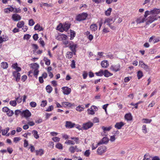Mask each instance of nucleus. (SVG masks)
<instances>
[{"label":"nucleus","mask_w":160,"mask_h":160,"mask_svg":"<svg viewBox=\"0 0 160 160\" xmlns=\"http://www.w3.org/2000/svg\"><path fill=\"white\" fill-rule=\"evenodd\" d=\"M159 14H160V9L156 8H154L153 10L150 11H145L144 15L145 18H146L148 15H151L148 18V21L146 22V24H149L155 20H157L158 18H160V16H158Z\"/></svg>","instance_id":"f257e3e1"},{"label":"nucleus","mask_w":160,"mask_h":160,"mask_svg":"<svg viewBox=\"0 0 160 160\" xmlns=\"http://www.w3.org/2000/svg\"><path fill=\"white\" fill-rule=\"evenodd\" d=\"M70 139L74 141L68 140L65 142V144L68 145H74L75 143L78 144L79 143V138L78 137H71Z\"/></svg>","instance_id":"f03ea898"},{"label":"nucleus","mask_w":160,"mask_h":160,"mask_svg":"<svg viewBox=\"0 0 160 160\" xmlns=\"http://www.w3.org/2000/svg\"><path fill=\"white\" fill-rule=\"evenodd\" d=\"M87 16L88 14L87 13H82L77 16L76 20L79 21L84 20L86 19Z\"/></svg>","instance_id":"7ed1b4c3"},{"label":"nucleus","mask_w":160,"mask_h":160,"mask_svg":"<svg viewBox=\"0 0 160 160\" xmlns=\"http://www.w3.org/2000/svg\"><path fill=\"white\" fill-rule=\"evenodd\" d=\"M2 111L4 112H6L7 115L9 117H11L14 114V112L7 107H4L2 108Z\"/></svg>","instance_id":"20e7f679"},{"label":"nucleus","mask_w":160,"mask_h":160,"mask_svg":"<svg viewBox=\"0 0 160 160\" xmlns=\"http://www.w3.org/2000/svg\"><path fill=\"white\" fill-rule=\"evenodd\" d=\"M98 110L97 107L95 106H92L90 108H88L87 112L89 114L93 115L95 114V112Z\"/></svg>","instance_id":"39448f33"},{"label":"nucleus","mask_w":160,"mask_h":160,"mask_svg":"<svg viewBox=\"0 0 160 160\" xmlns=\"http://www.w3.org/2000/svg\"><path fill=\"white\" fill-rule=\"evenodd\" d=\"M106 148L105 146H102L98 148L97 152L99 155H101L106 152Z\"/></svg>","instance_id":"423d86ee"},{"label":"nucleus","mask_w":160,"mask_h":160,"mask_svg":"<svg viewBox=\"0 0 160 160\" xmlns=\"http://www.w3.org/2000/svg\"><path fill=\"white\" fill-rule=\"evenodd\" d=\"M76 126V124L71 121H66L65 122V127L67 128H72Z\"/></svg>","instance_id":"0eeeda50"},{"label":"nucleus","mask_w":160,"mask_h":160,"mask_svg":"<svg viewBox=\"0 0 160 160\" xmlns=\"http://www.w3.org/2000/svg\"><path fill=\"white\" fill-rule=\"evenodd\" d=\"M93 125V123L89 122L83 124L82 128L84 130H87L90 128Z\"/></svg>","instance_id":"6e6552de"},{"label":"nucleus","mask_w":160,"mask_h":160,"mask_svg":"<svg viewBox=\"0 0 160 160\" xmlns=\"http://www.w3.org/2000/svg\"><path fill=\"white\" fill-rule=\"evenodd\" d=\"M139 66L140 67L142 68L147 71L149 69V67L148 65L146 64L142 61H139Z\"/></svg>","instance_id":"1a4fd4ad"},{"label":"nucleus","mask_w":160,"mask_h":160,"mask_svg":"<svg viewBox=\"0 0 160 160\" xmlns=\"http://www.w3.org/2000/svg\"><path fill=\"white\" fill-rule=\"evenodd\" d=\"M31 114L30 112L28 109L23 110L22 112V115L26 118H28L30 117Z\"/></svg>","instance_id":"9d476101"},{"label":"nucleus","mask_w":160,"mask_h":160,"mask_svg":"<svg viewBox=\"0 0 160 160\" xmlns=\"http://www.w3.org/2000/svg\"><path fill=\"white\" fill-rule=\"evenodd\" d=\"M120 65L117 64L114 65H112L110 68V69L115 72H117L120 70Z\"/></svg>","instance_id":"9b49d317"},{"label":"nucleus","mask_w":160,"mask_h":160,"mask_svg":"<svg viewBox=\"0 0 160 160\" xmlns=\"http://www.w3.org/2000/svg\"><path fill=\"white\" fill-rule=\"evenodd\" d=\"M62 89L63 90V93L64 94L68 95L71 92V88L68 87H63L62 88Z\"/></svg>","instance_id":"f8f14e48"},{"label":"nucleus","mask_w":160,"mask_h":160,"mask_svg":"<svg viewBox=\"0 0 160 160\" xmlns=\"http://www.w3.org/2000/svg\"><path fill=\"white\" fill-rule=\"evenodd\" d=\"M12 18L14 21H17L20 20L21 18L19 15L15 14L12 15Z\"/></svg>","instance_id":"ddd939ff"},{"label":"nucleus","mask_w":160,"mask_h":160,"mask_svg":"<svg viewBox=\"0 0 160 160\" xmlns=\"http://www.w3.org/2000/svg\"><path fill=\"white\" fill-rule=\"evenodd\" d=\"M125 124L122 122H117L115 125V128L118 129H120Z\"/></svg>","instance_id":"4468645a"},{"label":"nucleus","mask_w":160,"mask_h":160,"mask_svg":"<svg viewBox=\"0 0 160 160\" xmlns=\"http://www.w3.org/2000/svg\"><path fill=\"white\" fill-rule=\"evenodd\" d=\"M145 18H145L144 16L143 17H141L137 18L136 20L137 24H140L143 22L145 21Z\"/></svg>","instance_id":"2eb2a0df"},{"label":"nucleus","mask_w":160,"mask_h":160,"mask_svg":"<svg viewBox=\"0 0 160 160\" xmlns=\"http://www.w3.org/2000/svg\"><path fill=\"white\" fill-rule=\"evenodd\" d=\"M77 44H75L72 45H70L69 48L71 49L74 55L76 54V48H77Z\"/></svg>","instance_id":"dca6fc26"},{"label":"nucleus","mask_w":160,"mask_h":160,"mask_svg":"<svg viewBox=\"0 0 160 160\" xmlns=\"http://www.w3.org/2000/svg\"><path fill=\"white\" fill-rule=\"evenodd\" d=\"M13 76L16 78L17 81H18L20 78V74L17 72H13Z\"/></svg>","instance_id":"f3484780"},{"label":"nucleus","mask_w":160,"mask_h":160,"mask_svg":"<svg viewBox=\"0 0 160 160\" xmlns=\"http://www.w3.org/2000/svg\"><path fill=\"white\" fill-rule=\"evenodd\" d=\"M114 21L115 20L113 21L112 18H108L105 20L104 22V23L105 24L106 23H107L108 25L113 23L114 22Z\"/></svg>","instance_id":"a211bd4d"},{"label":"nucleus","mask_w":160,"mask_h":160,"mask_svg":"<svg viewBox=\"0 0 160 160\" xmlns=\"http://www.w3.org/2000/svg\"><path fill=\"white\" fill-rule=\"evenodd\" d=\"M103 75L106 77H108L109 76L112 75L113 74L109 72L107 70H105L103 72Z\"/></svg>","instance_id":"6ab92c4d"},{"label":"nucleus","mask_w":160,"mask_h":160,"mask_svg":"<svg viewBox=\"0 0 160 160\" xmlns=\"http://www.w3.org/2000/svg\"><path fill=\"white\" fill-rule=\"evenodd\" d=\"M35 152L36 153V155L37 156L39 155L40 156H41L44 154V151L42 149L36 150Z\"/></svg>","instance_id":"aec40b11"},{"label":"nucleus","mask_w":160,"mask_h":160,"mask_svg":"<svg viewBox=\"0 0 160 160\" xmlns=\"http://www.w3.org/2000/svg\"><path fill=\"white\" fill-rule=\"evenodd\" d=\"M101 65L102 68H107L108 66L107 61L104 60L102 61L101 62Z\"/></svg>","instance_id":"412c9836"},{"label":"nucleus","mask_w":160,"mask_h":160,"mask_svg":"<svg viewBox=\"0 0 160 160\" xmlns=\"http://www.w3.org/2000/svg\"><path fill=\"white\" fill-rule=\"evenodd\" d=\"M108 139L107 137H104L102 139L101 141L99 142L101 143V144H106L108 142Z\"/></svg>","instance_id":"4be33fe9"},{"label":"nucleus","mask_w":160,"mask_h":160,"mask_svg":"<svg viewBox=\"0 0 160 160\" xmlns=\"http://www.w3.org/2000/svg\"><path fill=\"white\" fill-rule=\"evenodd\" d=\"M32 133L35 138L36 139H38L39 137L38 134V132L36 130H33L32 131Z\"/></svg>","instance_id":"5701e85b"},{"label":"nucleus","mask_w":160,"mask_h":160,"mask_svg":"<svg viewBox=\"0 0 160 160\" xmlns=\"http://www.w3.org/2000/svg\"><path fill=\"white\" fill-rule=\"evenodd\" d=\"M62 105L63 107L67 108L71 107L72 106V104L68 102H63L62 103Z\"/></svg>","instance_id":"b1692460"},{"label":"nucleus","mask_w":160,"mask_h":160,"mask_svg":"<svg viewBox=\"0 0 160 160\" xmlns=\"http://www.w3.org/2000/svg\"><path fill=\"white\" fill-rule=\"evenodd\" d=\"M70 25L68 23H65L63 25V31H67L70 28Z\"/></svg>","instance_id":"393cba45"},{"label":"nucleus","mask_w":160,"mask_h":160,"mask_svg":"<svg viewBox=\"0 0 160 160\" xmlns=\"http://www.w3.org/2000/svg\"><path fill=\"white\" fill-rule=\"evenodd\" d=\"M112 128V127L111 126H109V127H105L104 126H102V128L104 132H105L106 131H109Z\"/></svg>","instance_id":"a878e982"},{"label":"nucleus","mask_w":160,"mask_h":160,"mask_svg":"<svg viewBox=\"0 0 160 160\" xmlns=\"http://www.w3.org/2000/svg\"><path fill=\"white\" fill-rule=\"evenodd\" d=\"M90 28L92 31H95L98 28V26L96 24H92L91 25Z\"/></svg>","instance_id":"bb28decb"},{"label":"nucleus","mask_w":160,"mask_h":160,"mask_svg":"<svg viewBox=\"0 0 160 160\" xmlns=\"http://www.w3.org/2000/svg\"><path fill=\"white\" fill-rule=\"evenodd\" d=\"M34 28L35 30H38L40 31L43 30L42 28L41 27L40 25L38 24H37L35 26Z\"/></svg>","instance_id":"cd10ccee"},{"label":"nucleus","mask_w":160,"mask_h":160,"mask_svg":"<svg viewBox=\"0 0 160 160\" xmlns=\"http://www.w3.org/2000/svg\"><path fill=\"white\" fill-rule=\"evenodd\" d=\"M152 121V119H149L148 118H143L142 119V122L144 123H149Z\"/></svg>","instance_id":"c85d7f7f"},{"label":"nucleus","mask_w":160,"mask_h":160,"mask_svg":"<svg viewBox=\"0 0 160 160\" xmlns=\"http://www.w3.org/2000/svg\"><path fill=\"white\" fill-rule=\"evenodd\" d=\"M57 30L59 31L60 32H62L63 31V25L61 23H60L57 27Z\"/></svg>","instance_id":"c756f323"},{"label":"nucleus","mask_w":160,"mask_h":160,"mask_svg":"<svg viewBox=\"0 0 160 160\" xmlns=\"http://www.w3.org/2000/svg\"><path fill=\"white\" fill-rule=\"evenodd\" d=\"M125 119L127 120H130L132 119V117L131 114H126L125 116Z\"/></svg>","instance_id":"7c9ffc66"},{"label":"nucleus","mask_w":160,"mask_h":160,"mask_svg":"<svg viewBox=\"0 0 160 160\" xmlns=\"http://www.w3.org/2000/svg\"><path fill=\"white\" fill-rule=\"evenodd\" d=\"M24 24V22L23 21L19 22L17 24V26L18 28H20L23 27Z\"/></svg>","instance_id":"2f4dec72"},{"label":"nucleus","mask_w":160,"mask_h":160,"mask_svg":"<svg viewBox=\"0 0 160 160\" xmlns=\"http://www.w3.org/2000/svg\"><path fill=\"white\" fill-rule=\"evenodd\" d=\"M101 143L100 142H98L96 144H95L94 143H92L91 146L92 150H93L96 149L98 145L101 144Z\"/></svg>","instance_id":"473e14b6"},{"label":"nucleus","mask_w":160,"mask_h":160,"mask_svg":"<svg viewBox=\"0 0 160 160\" xmlns=\"http://www.w3.org/2000/svg\"><path fill=\"white\" fill-rule=\"evenodd\" d=\"M143 76V73L142 71H139L138 72L137 76L138 79H140Z\"/></svg>","instance_id":"72a5a7b5"},{"label":"nucleus","mask_w":160,"mask_h":160,"mask_svg":"<svg viewBox=\"0 0 160 160\" xmlns=\"http://www.w3.org/2000/svg\"><path fill=\"white\" fill-rule=\"evenodd\" d=\"M46 89L47 92L48 93H51L52 91V88L49 85H47L46 87Z\"/></svg>","instance_id":"f704fd0d"},{"label":"nucleus","mask_w":160,"mask_h":160,"mask_svg":"<svg viewBox=\"0 0 160 160\" xmlns=\"http://www.w3.org/2000/svg\"><path fill=\"white\" fill-rule=\"evenodd\" d=\"M142 132L144 133H146L148 132V129L146 128V125H143L142 127Z\"/></svg>","instance_id":"c9c22d12"},{"label":"nucleus","mask_w":160,"mask_h":160,"mask_svg":"<svg viewBox=\"0 0 160 160\" xmlns=\"http://www.w3.org/2000/svg\"><path fill=\"white\" fill-rule=\"evenodd\" d=\"M112 9L111 8H109L105 12V14L106 16H109L110 15L112 11Z\"/></svg>","instance_id":"e433bc0d"},{"label":"nucleus","mask_w":160,"mask_h":160,"mask_svg":"<svg viewBox=\"0 0 160 160\" xmlns=\"http://www.w3.org/2000/svg\"><path fill=\"white\" fill-rule=\"evenodd\" d=\"M43 60L45 62V64L48 66L50 65V60L48 59L47 58L44 57L43 59Z\"/></svg>","instance_id":"4c0bfd02"},{"label":"nucleus","mask_w":160,"mask_h":160,"mask_svg":"<svg viewBox=\"0 0 160 160\" xmlns=\"http://www.w3.org/2000/svg\"><path fill=\"white\" fill-rule=\"evenodd\" d=\"M1 67L3 69H6L8 67V64L6 62H3L1 63Z\"/></svg>","instance_id":"58836bf2"},{"label":"nucleus","mask_w":160,"mask_h":160,"mask_svg":"<svg viewBox=\"0 0 160 160\" xmlns=\"http://www.w3.org/2000/svg\"><path fill=\"white\" fill-rule=\"evenodd\" d=\"M9 130V128L8 127L7 128L5 129L2 130V134L3 135H5L8 133Z\"/></svg>","instance_id":"ea45409f"},{"label":"nucleus","mask_w":160,"mask_h":160,"mask_svg":"<svg viewBox=\"0 0 160 160\" xmlns=\"http://www.w3.org/2000/svg\"><path fill=\"white\" fill-rule=\"evenodd\" d=\"M56 148L59 149H62L63 148L62 145L60 143H58L55 146Z\"/></svg>","instance_id":"a19ab883"},{"label":"nucleus","mask_w":160,"mask_h":160,"mask_svg":"<svg viewBox=\"0 0 160 160\" xmlns=\"http://www.w3.org/2000/svg\"><path fill=\"white\" fill-rule=\"evenodd\" d=\"M69 151L72 153H73L75 152L74 147L72 146L70 147L69 148Z\"/></svg>","instance_id":"79ce46f5"},{"label":"nucleus","mask_w":160,"mask_h":160,"mask_svg":"<svg viewBox=\"0 0 160 160\" xmlns=\"http://www.w3.org/2000/svg\"><path fill=\"white\" fill-rule=\"evenodd\" d=\"M103 72L102 70H100L98 72H96L95 74L97 76H102L103 74Z\"/></svg>","instance_id":"37998d69"},{"label":"nucleus","mask_w":160,"mask_h":160,"mask_svg":"<svg viewBox=\"0 0 160 160\" xmlns=\"http://www.w3.org/2000/svg\"><path fill=\"white\" fill-rule=\"evenodd\" d=\"M84 108L83 107L78 106L76 108V110L78 111L81 112L83 110Z\"/></svg>","instance_id":"c03bdc74"},{"label":"nucleus","mask_w":160,"mask_h":160,"mask_svg":"<svg viewBox=\"0 0 160 160\" xmlns=\"http://www.w3.org/2000/svg\"><path fill=\"white\" fill-rule=\"evenodd\" d=\"M67 56L68 58H71L72 57V52H67Z\"/></svg>","instance_id":"a18cd8bd"},{"label":"nucleus","mask_w":160,"mask_h":160,"mask_svg":"<svg viewBox=\"0 0 160 160\" xmlns=\"http://www.w3.org/2000/svg\"><path fill=\"white\" fill-rule=\"evenodd\" d=\"M90 154L89 150H86L84 153V155L87 157H88L89 156Z\"/></svg>","instance_id":"49530a36"},{"label":"nucleus","mask_w":160,"mask_h":160,"mask_svg":"<svg viewBox=\"0 0 160 160\" xmlns=\"http://www.w3.org/2000/svg\"><path fill=\"white\" fill-rule=\"evenodd\" d=\"M39 67V65L36 63H35L32 65V68L34 69H38Z\"/></svg>","instance_id":"de8ad7c7"},{"label":"nucleus","mask_w":160,"mask_h":160,"mask_svg":"<svg viewBox=\"0 0 160 160\" xmlns=\"http://www.w3.org/2000/svg\"><path fill=\"white\" fill-rule=\"evenodd\" d=\"M52 139L54 142H58L60 140V138L58 137H54L52 138Z\"/></svg>","instance_id":"09e8293b"},{"label":"nucleus","mask_w":160,"mask_h":160,"mask_svg":"<svg viewBox=\"0 0 160 160\" xmlns=\"http://www.w3.org/2000/svg\"><path fill=\"white\" fill-rule=\"evenodd\" d=\"M63 43L65 45V47H68V45H70L71 44L68 41L66 40L63 41Z\"/></svg>","instance_id":"8fccbe9b"},{"label":"nucleus","mask_w":160,"mask_h":160,"mask_svg":"<svg viewBox=\"0 0 160 160\" xmlns=\"http://www.w3.org/2000/svg\"><path fill=\"white\" fill-rule=\"evenodd\" d=\"M7 39H4L2 38V37H0V48H1L2 46V44H1L3 42L7 41Z\"/></svg>","instance_id":"3c124183"},{"label":"nucleus","mask_w":160,"mask_h":160,"mask_svg":"<svg viewBox=\"0 0 160 160\" xmlns=\"http://www.w3.org/2000/svg\"><path fill=\"white\" fill-rule=\"evenodd\" d=\"M16 101H11L9 103L13 106H15L17 104Z\"/></svg>","instance_id":"603ef678"},{"label":"nucleus","mask_w":160,"mask_h":160,"mask_svg":"<svg viewBox=\"0 0 160 160\" xmlns=\"http://www.w3.org/2000/svg\"><path fill=\"white\" fill-rule=\"evenodd\" d=\"M118 0H106V2L108 4H110L112 2H116Z\"/></svg>","instance_id":"864d4df0"},{"label":"nucleus","mask_w":160,"mask_h":160,"mask_svg":"<svg viewBox=\"0 0 160 160\" xmlns=\"http://www.w3.org/2000/svg\"><path fill=\"white\" fill-rule=\"evenodd\" d=\"M39 70L38 69H36L34 70L33 74L34 76H36V78H37V75L38 74Z\"/></svg>","instance_id":"5fc2aeb1"},{"label":"nucleus","mask_w":160,"mask_h":160,"mask_svg":"<svg viewBox=\"0 0 160 160\" xmlns=\"http://www.w3.org/2000/svg\"><path fill=\"white\" fill-rule=\"evenodd\" d=\"M34 22L32 19H31L29 21L28 24L30 26H32L34 24Z\"/></svg>","instance_id":"6e6d98bb"},{"label":"nucleus","mask_w":160,"mask_h":160,"mask_svg":"<svg viewBox=\"0 0 160 160\" xmlns=\"http://www.w3.org/2000/svg\"><path fill=\"white\" fill-rule=\"evenodd\" d=\"M47 101H42L41 105L43 107H45L47 105Z\"/></svg>","instance_id":"4d7b16f0"},{"label":"nucleus","mask_w":160,"mask_h":160,"mask_svg":"<svg viewBox=\"0 0 160 160\" xmlns=\"http://www.w3.org/2000/svg\"><path fill=\"white\" fill-rule=\"evenodd\" d=\"M106 57L107 58H110V59H112L113 58V55L110 53H108L106 55Z\"/></svg>","instance_id":"13d9d810"},{"label":"nucleus","mask_w":160,"mask_h":160,"mask_svg":"<svg viewBox=\"0 0 160 160\" xmlns=\"http://www.w3.org/2000/svg\"><path fill=\"white\" fill-rule=\"evenodd\" d=\"M22 112L19 110H16L15 111V114L17 116H18L19 114H20L21 115H22Z\"/></svg>","instance_id":"bf43d9fd"},{"label":"nucleus","mask_w":160,"mask_h":160,"mask_svg":"<svg viewBox=\"0 0 160 160\" xmlns=\"http://www.w3.org/2000/svg\"><path fill=\"white\" fill-rule=\"evenodd\" d=\"M31 37V35H29L28 34H27L24 35L23 37V39H27L28 40L30 37Z\"/></svg>","instance_id":"052dcab7"},{"label":"nucleus","mask_w":160,"mask_h":160,"mask_svg":"<svg viewBox=\"0 0 160 160\" xmlns=\"http://www.w3.org/2000/svg\"><path fill=\"white\" fill-rule=\"evenodd\" d=\"M92 122L94 123H98L99 122V120L98 118L95 117L93 119Z\"/></svg>","instance_id":"680f3d73"},{"label":"nucleus","mask_w":160,"mask_h":160,"mask_svg":"<svg viewBox=\"0 0 160 160\" xmlns=\"http://www.w3.org/2000/svg\"><path fill=\"white\" fill-rule=\"evenodd\" d=\"M75 62L74 60H72V63L71 65V66L72 68H75Z\"/></svg>","instance_id":"e2e57ef3"},{"label":"nucleus","mask_w":160,"mask_h":160,"mask_svg":"<svg viewBox=\"0 0 160 160\" xmlns=\"http://www.w3.org/2000/svg\"><path fill=\"white\" fill-rule=\"evenodd\" d=\"M53 109V107L51 105L48 108H47L46 111L47 112H50Z\"/></svg>","instance_id":"0e129e2a"},{"label":"nucleus","mask_w":160,"mask_h":160,"mask_svg":"<svg viewBox=\"0 0 160 160\" xmlns=\"http://www.w3.org/2000/svg\"><path fill=\"white\" fill-rule=\"evenodd\" d=\"M160 41V37H158L153 40V43H156Z\"/></svg>","instance_id":"69168bd1"},{"label":"nucleus","mask_w":160,"mask_h":160,"mask_svg":"<svg viewBox=\"0 0 160 160\" xmlns=\"http://www.w3.org/2000/svg\"><path fill=\"white\" fill-rule=\"evenodd\" d=\"M28 145V141L26 140H24L23 144V146L24 148H26Z\"/></svg>","instance_id":"338daca9"},{"label":"nucleus","mask_w":160,"mask_h":160,"mask_svg":"<svg viewBox=\"0 0 160 160\" xmlns=\"http://www.w3.org/2000/svg\"><path fill=\"white\" fill-rule=\"evenodd\" d=\"M36 103L34 102H32L30 103V105L32 107H35L36 106Z\"/></svg>","instance_id":"774afa93"}]
</instances>
